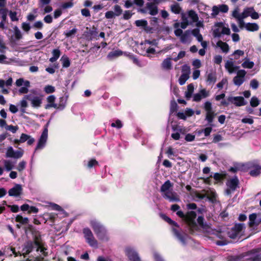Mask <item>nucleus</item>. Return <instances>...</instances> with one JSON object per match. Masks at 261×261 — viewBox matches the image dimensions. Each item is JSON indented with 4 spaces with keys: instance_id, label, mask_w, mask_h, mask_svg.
Here are the masks:
<instances>
[{
    "instance_id": "obj_1",
    "label": "nucleus",
    "mask_w": 261,
    "mask_h": 261,
    "mask_svg": "<svg viewBox=\"0 0 261 261\" xmlns=\"http://www.w3.org/2000/svg\"><path fill=\"white\" fill-rule=\"evenodd\" d=\"M182 21L180 22V28L185 29L189 25H192L196 23L195 25L197 28H204L203 20H199L198 14L193 10L188 11V15L185 14H181Z\"/></svg>"
},
{
    "instance_id": "obj_2",
    "label": "nucleus",
    "mask_w": 261,
    "mask_h": 261,
    "mask_svg": "<svg viewBox=\"0 0 261 261\" xmlns=\"http://www.w3.org/2000/svg\"><path fill=\"white\" fill-rule=\"evenodd\" d=\"M173 184L169 180L166 181L161 187L160 191L164 198L170 202H175L179 200L178 196L176 193L171 190Z\"/></svg>"
},
{
    "instance_id": "obj_3",
    "label": "nucleus",
    "mask_w": 261,
    "mask_h": 261,
    "mask_svg": "<svg viewBox=\"0 0 261 261\" xmlns=\"http://www.w3.org/2000/svg\"><path fill=\"white\" fill-rule=\"evenodd\" d=\"M213 30V36L214 38H220L222 34L229 35L230 34V29L224 26L222 22H217L214 25Z\"/></svg>"
},
{
    "instance_id": "obj_4",
    "label": "nucleus",
    "mask_w": 261,
    "mask_h": 261,
    "mask_svg": "<svg viewBox=\"0 0 261 261\" xmlns=\"http://www.w3.org/2000/svg\"><path fill=\"white\" fill-rule=\"evenodd\" d=\"M227 189L225 190V194L227 195L231 194L239 188V180L237 176L227 180L226 183Z\"/></svg>"
},
{
    "instance_id": "obj_5",
    "label": "nucleus",
    "mask_w": 261,
    "mask_h": 261,
    "mask_svg": "<svg viewBox=\"0 0 261 261\" xmlns=\"http://www.w3.org/2000/svg\"><path fill=\"white\" fill-rule=\"evenodd\" d=\"M245 228L244 224L237 223L228 231L227 234L230 238L235 239L241 234Z\"/></svg>"
},
{
    "instance_id": "obj_6",
    "label": "nucleus",
    "mask_w": 261,
    "mask_h": 261,
    "mask_svg": "<svg viewBox=\"0 0 261 261\" xmlns=\"http://www.w3.org/2000/svg\"><path fill=\"white\" fill-rule=\"evenodd\" d=\"M91 225L97 237L99 239H104L106 236V230L103 227L96 221H92Z\"/></svg>"
},
{
    "instance_id": "obj_7",
    "label": "nucleus",
    "mask_w": 261,
    "mask_h": 261,
    "mask_svg": "<svg viewBox=\"0 0 261 261\" xmlns=\"http://www.w3.org/2000/svg\"><path fill=\"white\" fill-rule=\"evenodd\" d=\"M83 233L86 242L90 246L92 247L97 246V241L95 239L91 230L89 228H84Z\"/></svg>"
},
{
    "instance_id": "obj_8",
    "label": "nucleus",
    "mask_w": 261,
    "mask_h": 261,
    "mask_svg": "<svg viewBox=\"0 0 261 261\" xmlns=\"http://www.w3.org/2000/svg\"><path fill=\"white\" fill-rule=\"evenodd\" d=\"M246 73L244 69L239 70L237 71V75L233 79V84L237 86H240L245 81V77Z\"/></svg>"
},
{
    "instance_id": "obj_9",
    "label": "nucleus",
    "mask_w": 261,
    "mask_h": 261,
    "mask_svg": "<svg viewBox=\"0 0 261 261\" xmlns=\"http://www.w3.org/2000/svg\"><path fill=\"white\" fill-rule=\"evenodd\" d=\"M48 137V129L46 127L44 128L43 132L39 139L35 150L43 148L47 141Z\"/></svg>"
},
{
    "instance_id": "obj_10",
    "label": "nucleus",
    "mask_w": 261,
    "mask_h": 261,
    "mask_svg": "<svg viewBox=\"0 0 261 261\" xmlns=\"http://www.w3.org/2000/svg\"><path fill=\"white\" fill-rule=\"evenodd\" d=\"M227 101L237 107L245 106L247 103L242 96H229L227 98Z\"/></svg>"
},
{
    "instance_id": "obj_11",
    "label": "nucleus",
    "mask_w": 261,
    "mask_h": 261,
    "mask_svg": "<svg viewBox=\"0 0 261 261\" xmlns=\"http://www.w3.org/2000/svg\"><path fill=\"white\" fill-rule=\"evenodd\" d=\"M24 98L31 101L32 106L34 108H38L41 106L42 98L39 96H34L32 94L25 95Z\"/></svg>"
},
{
    "instance_id": "obj_12",
    "label": "nucleus",
    "mask_w": 261,
    "mask_h": 261,
    "mask_svg": "<svg viewBox=\"0 0 261 261\" xmlns=\"http://www.w3.org/2000/svg\"><path fill=\"white\" fill-rule=\"evenodd\" d=\"M34 248H36V247L32 241H27L23 245L22 249V255L25 256L29 254Z\"/></svg>"
},
{
    "instance_id": "obj_13",
    "label": "nucleus",
    "mask_w": 261,
    "mask_h": 261,
    "mask_svg": "<svg viewBox=\"0 0 261 261\" xmlns=\"http://www.w3.org/2000/svg\"><path fill=\"white\" fill-rule=\"evenodd\" d=\"M196 217V212L193 211H189L187 213L186 216L180 211V218H186L188 223L193 225H195V219Z\"/></svg>"
},
{
    "instance_id": "obj_14",
    "label": "nucleus",
    "mask_w": 261,
    "mask_h": 261,
    "mask_svg": "<svg viewBox=\"0 0 261 261\" xmlns=\"http://www.w3.org/2000/svg\"><path fill=\"white\" fill-rule=\"evenodd\" d=\"M125 254L130 261H140L138 253L133 249L128 247L125 249Z\"/></svg>"
},
{
    "instance_id": "obj_15",
    "label": "nucleus",
    "mask_w": 261,
    "mask_h": 261,
    "mask_svg": "<svg viewBox=\"0 0 261 261\" xmlns=\"http://www.w3.org/2000/svg\"><path fill=\"white\" fill-rule=\"evenodd\" d=\"M182 74L180 75V85H184L187 80L189 78L190 73V66L185 65L182 67Z\"/></svg>"
},
{
    "instance_id": "obj_16",
    "label": "nucleus",
    "mask_w": 261,
    "mask_h": 261,
    "mask_svg": "<svg viewBox=\"0 0 261 261\" xmlns=\"http://www.w3.org/2000/svg\"><path fill=\"white\" fill-rule=\"evenodd\" d=\"M179 59V53L177 54L176 58L173 59L171 58H166L162 62L161 64V67L163 69L165 70H170L172 69L171 60L177 61Z\"/></svg>"
},
{
    "instance_id": "obj_17",
    "label": "nucleus",
    "mask_w": 261,
    "mask_h": 261,
    "mask_svg": "<svg viewBox=\"0 0 261 261\" xmlns=\"http://www.w3.org/2000/svg\"><path fill=\"white\" fill-rule=\"evenodd\" d=\"M192 39L191 30H187L185 32H182L180 30V42L183 43H190Z\"/></svg>"
},
{
    "instance_id": "obj_18",
    "label": "nucleus",
    "mask_w": 261,
    "mask_h": 261,
    "mask_svg": "<svg viewBox=\"0 0 261 261\" xmlns=\"http://www.w3.org/2000/svg\"><path fill=\"white\" fill-rule=\"evenodd\" d=\"M22 188L20 185L16 184L12 188L10 189L9 191V195L10 196L17 197L21 194Z\"/></svg>"
},
{
    "instance_id": "obj_19",
    "label": "nucleus",
    "mask_w": 261,
    "mask_h": 261,
    "mask_svg": "<svg viewBox=\"0 0 261 261\" xmlns=\"http://www.w3.org/2000/svg\"><path fill=\"white\" fill-rule=\"evenodd\" d=\"M32 241L36 245L37 251H40L42 252L44 251L45 248L42 245L41 238L39 234H35Z\"/></svg>"
},
{
    "instance_id": "obj_20",
    "label": "nucleus",
    "mask_w": 261,
    "mask_h": 261,
    "mask_svg": "<svg viewBox=\"0 0 261 261\" xmlns=\"http://www.w3.org/2000/svg\"><path fill=\"white\" fill-rule=\"evenodd\" d=\"M97 29L93 25L91 29L86 32V36L89 40H92L94 39H97Z\"/></svg>"
},
{
    "instance_id": "obj_21",
    "label": "nucleus",
    "mask_w": 261,
    "mask_h": 261,
    "mask_svg": "<svg viewBox=\"0 0 261 261\" xmlns=\"http://www.w3.org/2000/svg\"><path fill=\"white\" fill-rule=\"evenodd\" d=\"M177 104L175 100L173 99L171 101L170 103V115L171 116L175 115L177 119H179V112H177Z\"/></svg>"
},
{
    "instance_id": "obj_22",
    "label": "nucleus",
    "mask_w": 261,
    "mask_h": 261,
    "mask_svg": "<svg viewBox=\"0 0 261 261\" xmlns=\"http://www.w3.org/2000/svg\"><path fill=\"white\" fill-rule=\"evenodd\" d=\"M171 124L173 131H177L176 132L172 134L171 137L175 140H178L179 139V126L178 124L173 122H171Z\"/></svg>"
},
{
    "instance_id": "obj_23",
    "label": "nucleus",
    "mask_w": 261,
    "mask_h": 261,
    "mask_svg": "<svg viewBox=\"0 0 261 261\" xmlns=\"http://www.w3.org/2000/svg\"><path fill=\"white\" fill-rule=\"evenodd\" d=\"M250 257L248 258L249 261H261V254L255 250H252L249 252Z\"/></svg>"
},
{
    "instance_id": "obj_24",
    "label": "nucleus",
    "mask_w": 261,
    "mask_h": 261,
    "mask_svg": "<svg viewBox=\"0 0 261 261\" xmlns=\"http://www.w3.org/2000/svg\"><path fill=\"white\" fill-rule=\"evenodd\" d=\"M147 7L148 8L149 13L151 15H155L158 13V8L156 4L153 3H147Z\"/></svg>"
},
{
    "instance_id": "obj_25",
    "label": "nucleus",
    "mask_w": 261,
    "mask_h": 261,
    "mask_svg": "<svg viewBox=\"0 0 261 261\" xmlns=\"http://www.w3.org/2000/svg\"><path fill=\"white\" fill-rule=\"evenodd\" d=\"M55 99L56 97L53 95H51L48 96L47 98V101L48 103L45 105V109H47L49 108H54L56 109L57 108V103H55Z\"/></svg>"
},
{
    "instance_id": "obj_26",
    "label": "nucleus",
    "mask_w": 261,
    "mask_h": 261,
    "mask_svg": "<svg viewBox=\"0 0 261 261\" xmlns=\"http://www.w3.org/2000/svg\"><path fill=\"white\" fill-rule=\"evenodd\" d=\"M159 216L163 220H164L165 221L167 222L170 225L174 226L176 227H179V226L178 225L177 223H176L174 221L172 220L170 218L168 217L166 214L161 213H160Z\"/></svg>"
},
{
    "instance_id": "obj_27",
    "label": "nucleus",
    "mask_w": 261,
    "mask_h": 261,
    "mask_svg": "<svg viewBox=\"0 0 261 261\" xmlns=\"http://www.w3.org/2000/svg\"><path fill=\"white\" fill-rule=\"evenodd\" d=\"M123 54V51L121 50L118 49L110 51L108 56L107 58L110 60H112L115 58L121 56Z\"/></svg>"
},
{
    "instance_id": "obj_28",
    "label": "nucleus",
    "mask_w": 261,
    "mask_h": 261,
    "mask_svg": "<svg viewBox=\"0 0 261 261\" xmlns=\"http://www.w3.org/2000/svg\"><path fill=\"white\" fill-rule=\"evenodd\" d=\"M13 29L14 31L15 40H14L13 36H12L11 38V43L14 42L15 40H19L22 38V35L18 28L17 26H15Z\"/></svg>"
},
{
    "instance_id": "obj_29",
    "label": "nucleus",
    "mask_w": 261,
    "mask_h": 261,
    "mask_svg": "<svg viewBox=\"0 0 261 261\" xmlns=\"http://www.w3.org/2000/svg\"><path fill=\"white\" fill-rule=\"evenodd\" d=\"M217 46L219 47L224 53H227L229 51V47L228 44L226 42L219 40L217 43Z\"/></svg>"
},
{
    "instance_id": "obj_30",
    "label": "nucleus",
    "mask_w": 261,
    "mask_h": 261,
    "mask_svg": "<svg viewBox=\"0 0 261 261\" xmlns=\"http://www.w3.org/2000/svg\"><path fill=\"white\" fill-rule=\"evenodd\" d=\"M194 114V111L190 108H187L183 113L180 112V119L185 120L187 117L192 116Z\"/></svg>"
},
{
    "instance_id": "obj_31",
    "label": "nucleus",
    "mask_w": 261,
    "mask_h": 261,
    "mask_svg": "<svg viewBox=\"0 0 261 261\" xmlns=\"http://www.w3.org/2000/svg\"><path fill=\"white\" fill-rule=\"evenodd\" d=\"M67 98L64 96L61 97L59 98V102L57 104V108L56 109L59 110H63L66 107Z\"/></svg>"
},
{
    "instance_id": "obj_32",
    "label": "nucleus",
    "mask_w": 261,
    "mask_h": 261,
    "mask_svg": "<svg viewBox=\"0 0 261 261\" xmlns=\"http://www.w3.org/2000/svg\"><path fill=\"white\" fill-rule=\"evenodd\" d=\"M52 54L53 56L49 59V61L53 63L59 59L61 55V51L59 49H54L52 51Z\"/></svg>"
},
{
    "instance_id": "obj_33",
    "label": "nucleus",
    "mask_w": 261,
    "mask_h": 261,
    "mask_svg": "<svg viewBox=\"0 0 261 261\" xmlns=\"http://www.w3.org/2000/svg\"><path fill=\"white\" fill-rule=\"evenodd\" d=\"M245 28L247 31H256L259 29L258 25L256 23H247L245 24Z\"/></svg>"
},
{
    "instance_id": "obj_34",
    "label": "nucleus",
    "mask_w": 261,
    "mask_h": 261,
    "mask_svg": "<svg viewBox=\"0 0 261 261\" xmlns=\"http://www.w3.org/2000/svg\"><path fill=\"white\" fill-rule=\"evenodd\" d=\"M194 85L192 84H190L187 86V91L185 92V97L187 99H190L191 98L194 92Z\"/></svg>"
},
{
    "instance_id": "obj_35",
    "label": "nucleus",
    "mask_w": 261,
    "mask_h": 261,
    "mask_svg": "<svg viewBox=\"0 0 261 261\" xmlns=\"http://www.w3.org/2000/svg\"><path fill=\"white\" fill-rule=\"evenodd\" d=\"M15 221L22 225L27 224L29 222V220L27 217H23L21 215H18L15 218Z\"/></svg>"
},
{
    "instance_id": "obj_36",
    "label": "nucleus",
    "mask_w": 261,
    "mask_h": 261,
    "mask_svg": "<svg viewBox=\"0 0 261 261\" xmlns=\"http://www.w3.org/2000/svg\"><path fill=\"white\" fill-rule=\"evenodd\" d=\"M216 114L214 111L206 113V117L205 120H206L210 125H212L213 120L216 116Z\"/></svg>"
},
{
    "instance_id": "obj_37",
    "label": "nucleus",
    "mask_w": 261,
    "mask_h": 261,
    "mask_svg": "<svg viewBox=\"0 0 261 261\" xmlns=\"http://www.w3.org/2000/svg\"><path fill=\"white\" fill-rule=\"evenodd\" d=\"M225 67L230 74L234 72V64L233 62L227 61L225 63Z\"/></svg>"
},
{
    "instance_id": "obj_38",
    "label": "nucleus",
    "mask_w": 261,
    "mask_h": 261,
    "mask_svg": "<svg viewBox=\"0 0 261 261\" xmlns=\"http://www.w3.org/2000/svg\"><path fill=\"white\" fill-rule=\"evenodd\" d=\"M206 81L208 84H214L216 81V74L213 72L209 73L207 74Z\"/></svg>"
},
{
    "instance_id": "obj_39",
    "label": "nucleus",
    "mask_w": 261,
    "mask_h": 261,
    "mask_svg": "<svg viewBox=\"0 0 261 261\" xmlns=\"http://www.w3.org/2000/svg\"><path fill=\"white\" fill-rule=\"evenodd\" d=\"M253 10V7L246 8L244 9L242 14H241V17L243 18H245L249 16H250V13Z\"/></svg>"
},
{
    "instance_id": "obj_40",
    "label": "nucleus",
    "mask_w": 261,
    "mask_h": 261,
    "mask_svg": "<svg viewBox=\"0 0 261 261\" xmlns=\"http://www.w3.org/2000/svg\"><path fill=\"white\" fill-rule=\"evenodd\" d=\"M256 214L255 213H252L249 216V225L250 227H253L256 224L255 220L256 219Z\"/></svg>"
},
{
    "instance_id": "obj_41",
    "label": "nucleus",
    "mask_w": 261,
    "mask_h": 261,
    "mask_svg": "<svg viewBox=\"0 0 261 261\" xmlns=\"http://www.w3.org/2000/svg\"><path fill=\"white\" fill-rule=\"evenodd\" d=\"M61 61L62 63L63 67L67 68L70 66V61L68 57L63 56L61 59Z\"/></svg>"
},
{
    "instance_id": "obj_42",
    "label": "nucleus",
    "mask_w": 261,
    "mask_h": 261,
    "mask_svg": "<svg viewBox=\"0 0 261 261\" xmlns=\"http://www.w3.org/2000/svg\"><path fill=\"white\" fill-rule=\"evenodd\" d=\"M260 171L261 167L256 166L253 169L250 170V174L252 176H256L260 174Z\"/></svg>"
},
{
    "instance_id": "obj_43",
    "label": "nucleus",
    "mask_w": 261,
    "mask_h": 261,
    "mask_svg": "<svg viewBox=\"0 0 261 261\" xmlns=\"http://www.w3.org/2000/svg\"><path fill=\"white\" fill-rule=\"evenodd\" d=\"M77 32V29L75 28H73L71 30L64 32V35L65 36L66 38H69L71 37L72 36H74Z\"/></svg>"
},
{
    "instance_id": "obj_44",
    "label": "nucleus",
    "mask_w": 261,
    "mask_h": 261,
    "mask_svg": "<svg viewBox=\"0 0 261 261\" xmlns=\"http://www.w3.org/2000/svg\"><path fill=\"white\" fill-rule=\"evenodd\" d=\"M135 24L137 27H143V28L144 27H146L147 24H148V22L147 20L145 19H140V20H137L135 22Z\"/></svg>"
},
{
    "instance_id": "obj_45",
    "label": "nucleus",
    "mask_w": 261,
    "mask_h": 261,
    "mask_svg": "<svg viewBox=\"0 0 261 261\" xmlns=\"http://www.w3.org/2000/svg\"><path fill=\"white\" fill-rule=\"evenodd\" d=\"M7 9L6 8L0 9V15L2 18V20L6 21L7 19Z\"/></svg>"
},
{
    "instance_id": "obj_46",
    "label": "nucleus",
    "mask_w": 261,
    "mask_h": 261,
    "mask_svg": "<svg viewBox=\"0 0 261 261\" xmlns=\"http://www.w3.org/2000/svg\"><path fill=\"white\" fill-rule=\"evenodd\" d=\"M254 64L253 62L249 61L248 60L245 61L242 64V66L245 68L251 69L253 67Z\"/></svg>"
},
{
    "instance_id": "obj_47",
    "label": "nucleus",
    "mask_w": 261,
    "mask_h": 261,
    "mask_svg": "<svg viewBox=\"0 0 261 261\" xmlns=\"http://www.w3.org/2000/svg\"><path fill=\"white\" fill-rule=\"evenodd\" d=\"M204 218L202 216H199L197 218V222L199 226L203 229H206L208 226L203 222Z\"/></svg>"
},
{
    "instance_id": "obj_48",
    "label": "nucleus",
    "mask_w": 261,
    "mask_h": 261,
    "mask_svg": "<svg viewBox=\"0 0 261 261\" xmlns=\"http://www.w3.org/2000/svg\"><path fill=\"white\" fill-rule=\"evenodd\" d=\"M98 162L95 159H92L88 162L87 167L88 168H92L96 166H98Z\"/></svg>"
},
{
    "instance_id": "obj_49",
    "label": "nucleus",
    "mask_w": 261,
    "mask_h": 261,
    "mask_svg": "<svg viewBox=\"0 0 261 261\" xmlns=\"http://www.w3.org/2000/svg\"><path fill=\"white\" fill-rule=\"evenodd\" d=\"M250 103L251 107H256L259 104V101L256 97L253 96L251 98Z\"/></svg>"
},
{
    "instance_id": "obj_50",
    "label": "nucleus",
    "mask_w": 261,
    "mask_h": 261,
    "mask_svg": "<svg viewBox=\"0 0 261 261\" xmlns=\"http://www.w3.org/2000/svg\"><path fill=\"white\" fill-rule=\"evenodd\" d=\"M171 88L172 89V92L177 97V101L178 103H179V89L177 86H175L172 87V85L171 84Z\"/></svg>"
},
{
    "instance_id": "obj_51",
    "label": "nucleus",
    "mask_w": 261,
    "mask_h": 261,
    "mask_svg": "<svg viewBox=\"0 0 261 261\" xmlns=\"http://www.w3.org/2000/svg\"><path fill=\"white\" fill-rule=\"evenodd\" d=\"M204 109L206 113L213 111L212 110V103L208 101H206L204 103Z\"/></svg>"
},
{
    "instance_id": "obj_52",
    "label": "nucleus",
    "mask_w": 261,
    "mask_h": 261,
    "mask_svg": "<svg viewBox=\"0 0 261 261\" xmlns=\"http://www.w3.org/2000/svg\"><path fill=\"white\" fill-rule=\"evenodd\" d=\"M114 10L115 11L114 13L117 16H120L122 13V9L119 5H115L114 7Z\"/></svg>"
},
{
    "instance_id": "obj_53",
    "label": "nucleus",
    "mask_w": 261,
    "mask_h": 261,
    "mask_svg": "<svg viewBox=\"0 0 261 261\" xmlns=\"http://www.w3.org/2000/svg\"><path fill=\"white\" fill-rule=\"evenodd\" d=\"M171 11L175 14H179V4L176 3L171 6Z\"/></svg>"
},
{
    "instance_id": "obj_54",
    "label": "nucleus",
    "mask_w": 261,
    "mask_h": 261,
    "mask_svg": "<svg viewBox=\"0 0 261 261\" xmlns=\"http://www.w3.org/2000/svg\"><path fill=\"white\" fill-rule=\"evenodd\" d=\"M44 90L46 93L50 94L55 91V88L54 86L47 85L44 87Z\"/></svg>"
},
{
    "instance_id": "obj_55",
    "label": "nucleus",
    "mask_w": 261,
    "mask_h": 261,
    "mask_svg": "<svg viewBox=\"0 0 261 261\" xmlns=\"http://www.w3.org/2000/svg\"><path fill=\"white\" fill-rule=\"evenodd\" d=\"M111 126L113 127H116L118 129L121 128L123 126V124L121 121L117 119L115 122H113L111 123Z\"/></svg>"
},
{
    "instance_id": "obj_56",
    "label": "nucleus",
    "mask_w": 261,
    "mask_h": 261,
    "mask_svg": "<svg viewBox=\"0 0 261 261\" xmlns=\"http://www.w3.org/2000/svg\"><path fill=\"white\" fill-rule=\"evenodd\" d=\"M6 249L7 250H10L12 251V252L13 253V254L15 256H21L22 254L19 251L16 252V250H15V248H14V247H6L5 249L6 250Z\"/></svg>"
},
{
    "instance_id": "obj_57",
    "label": "nucleus",
    "mask_w": 261,
    "mask_h": 261,
    "mask_svg": "<svg viewBox=\"0 0 261 261\" xmlns=\"http://www.w3.org/2000/svg\"><path fill=\"white\" fill-rule=\"evenodd\" d=\"M250 86L253 89H256L258 87L259 83L257 80L253 79L250 81Z\"/></svg>"
},
{
    "instance_id": "obj_58",
    "label": "nucleus",
    "mask_w": 261,
    "mask_h": 261,
    "mask_svg": "<svg viewBox=\"0 0 261 261\" xmlns=\"http://www.w3.org/2000/svg\"><path fill=\"white\" fill-rule=\"evenodd\" d=\"M7 158H13L14 156V150L12 147H9L6 152Z\"/></svg>"
},
{
    "instance_id": "obj_59",
    "label": "nucleus",
    "mask_w": 261,
    "mask_h": 261,
    "mask_svg": "<svg viewBox=\"0 0 261 261\" xmlns=\"http://www.w3.org/2000/svg\"><path fill=\"white\" fill-rule=\"evenodd\" d=\"M6 129L11 131L13 133H15L18 129V126H13L12 125H6Z\"/></svg>"
},
{
    "instance_id": "obj_60",
    "label": "nucleus",
    "mask_w": 261,
    "mask_h": 261,
    "mask_svg": "<svg viewBox=\"0 0 261 261\" xmlns=\"http://www.w3.org/2000/svg\"><path fill=\"white\" fill-rule=\"evenodd\" d=\"M219 7L217 6H214L212 8V13L211 16L213 17H215L219 13Z\"/></svg>"
},
{
    "instance_id": "obj_61",
    "label": "nucleus",
    "mask_w": 261,
    "mask_h": 261,
    "mask_svg": "<svg viewBox=\"0 0 261 261\" xmlns=\"http://www.w3.org/2000/svg\"><path fill=\"white\" fill-rule=\"evenodd\" d=\"M133 15V13L129 10H126L124 11L123 15V19L125 20H128L131 18Z\"/></svg>"
},
{
    "instance_id": "obj_62",
    "label": "nucleus",
    "mask_w": 261,
    "mask_h": 261,
    "mask_svg": "<svg viewBox=\"0 0 261 261\" xmlns=\"http://www.w3.org/2000/svg\"><path fill=\"white\" fill-rule=\"evenodd\" d=\"M30 135L22 133L20 136L19 141H20L21 143H24L26 141H27L28 139H30Z\"/></svg>"
},
{
    "instance_id": "obj_63",
    "label": "nucleus",
    "mask_w": 261,
    "mask_h": 261,
    "mask_svg": "<svg viewBox=\"0 0 261 261\" xmlns=\"http://www.w3.org/2000/svg\"><path fill=\"white\" fill-rule=\"evenodd\" d=\"M219 11L223 13H226L228 11V7L226 5H220L218 6Z\"/></svg>"
},
{
    "instance_id": "obj_64",
    "label": "nucleus",
    "mask_w": 261,
    "mask_h": 261,
    "mask_svg": "<svg viewBox=\"0 0 261 261\" xmlns=\"http://www.w3.org/2000/svg\"><path fill=\"white\" fill-rule=\"evenodd\" d=\"M9 16L12 21H18V18L17 17V13L15 11H10Z\"/></svg>"
}]
</instances>
